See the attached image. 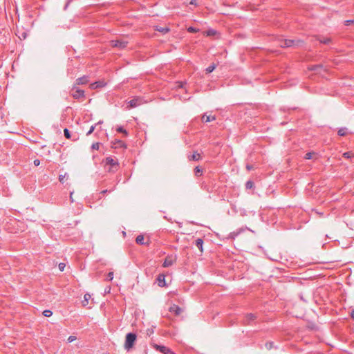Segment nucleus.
Returning a JSON list of instances; mask_svg holds the SVG:
<instances>
[{
	"label": "nucleus",
	"mask_w": 354,
	"mask_h": 354,
	"mask_svg": "<svg viewBox=\"0 0 354 354\" xmlns=\"http://www.w3.org/2000/svg\"><path fill=\"white\" fill-rule=\"evenodd\" d=\"M136 337V335L133 333H129L127 334L124 342V348L126 350L129 351L133 347Z\"/></svg>",
	"instance_id": "nucleus-1"
},
{
	"label": "nucleus",
	"mask_w": 354,
	"mask_h": 354,
	"mask_svg": "<svg viewBox=\"0 0 354 354\" xmlns=\"http://www.w3.org/2000/svg\"><path fill=\"white\" fill-rule=\"evenodd\" d=\"M303 43L301 40L281 39L279 41V46L281 48H287L292 46H299Z\"/></svg>",
	"instance_id": "nucleus-2"
},
{
	"label": "nucleus",
	"mask_w": 354,
	"mask_h": 354,
	"mask_svg": "<svg viewBox=\"0 0 354 354\" xmlns=\"http://www.w3.org/2000/svg\"><path fill=\"white\" fill-rule=\"evenodd\" d=\"M106 164L109 165L111 167V168L109 169V171L114 172L118 169V162L112 157H107L106 158Z\"/></svg>",
	"instance_id": "nucleus-3"
},
{
	"label": "nucleus",
	"mask_w": 354,
	"mask_h": 354,
	"mask_svg": "<svg viewBox=\"0 0 354 354\" xmlns=\"http://www.w3.org/2000/svg\"><path fill=\"white\" fill-rule=\"evenodd\" d=\"M71 94L75 99L84 97V91L82 89L76 88L75 86L73 87L71 91Z\"/></svg>",
	"instance_id": "nucleus-4"
},
{
	"label": "nucleus",
	"mask_w": 354,
	"mask_h": 354,
	"mask_svg": "<svg viewBox=\"0 0 354 354\" xmlns=\"http://www.w3.org/2000/svg\"><path fill=\"white\" fill-rule=\"evenodd\" d=\"M111 45L113 47H117L120 49L124 48L127 45V41H122V40H115V41H111Z\"/></svg>",
	"instance_id": "nucleus-5"
},
{
	"label": "nucleus",
	"mask_w": 354,
	"mask_h": 354,
	"mask_svg": "<svg viewBox=\"0 0 354 354\" xmlns=\"http://www.w3.org/2000/svg\"><path fill=\"white\" fill-rule=\"evenodd\" d=\"M128 108H135L141 104V100L140 98H134L129 102Z\"/></svg>",
	"instance_id": "nucleus-6"
},
{
	"label": "nucleus",
	"mask_w": 354,
	"mask_h": 354,
	"mask_svg": "<svg viewBox=\"0 0 354 354\" xmlns=\"http://www.w3.org/2000/svg\"><path fill=\"white\" fill-rule=\"evenodd\" d=\"M105 85H106V82L104 80H102V81H97V82H95L94 83L91 84H90V88L91 89H96L97 88L104 87Z\"/></svg>",
	"instance_id": "nucleus-7"
},
{
	"label": "nucleus",
	"mask_w": 354,
	"mask_h": 354,
	"mask_svg": "<svg viewBox=\"0 0 354 354\" xmlns=\"http://www.w3.org/2000/svg\"><path fill=\"white\" fill-rule=\"evenodd\" d=\"M174 262V258L171 256H167L163 262L162 266L164 268L169 267L173 265Z\"/></svg>",
	"instance_id": "nucleus-8"
},
{
	"label": "nucleus",
	"mask_w": 354,
	"mask_h": 354,
	"mask_svg": "<svg viewBox=\"0 0 354 354\" xmlns=\"http://www.w3.org/2000/svg\"><path fill=\"white\" fill-rule=\"evenodd\" d=\"M257 318L255 314L248 313L245 316L243 321L244 324H249L251 321L254 320Z\"/></svg>",
	"instance_id": "nucleus-9"
},
{
	"label": "nucleus",
	"mask_w": 354,
	"mask_h": 354,
	"mask_svg": "<svg viewBox=\"0 0 354 354\" xmlns=\"http://www.w3.org/2000/svg\"><path fill=\"white\" fill-rule=\"evenodd\" d=\"M165 277L163 274H158L157 277L158 285L160 287H164L166 286Z\"/></svg>",
	"instance_id": "nucleus-10"
},
{
	"label": "nucleus",
	"mask_w": 354,
	"mask_h": 354,
	"mask_svg": "<svg viewBox=\"0 0 354 354\" xmlns=\"http://www.w3.org/2000/svg\"><path fill=\"white\" fill-rule=\"evenodd\" d=\"M169 311L171 313H174L176 315H179L182 312V309L177 305L174 304L169 308Z\"/></svg>",
	"instance_id": "nucleus-11"
},
{
	"label": "nucleus",
	"mask_w": 354,
	"mask_h": 354,
	"mask_svg": "<svg viewBox=\"0 0 354 354\" xmlns=\"http://www.w3.org/2000/svg\"><path fill=\"white\" fill-rule=\"evenodd\" d=\"M144 240H145L144 236L140 234V235H138L136 237V242L137 244H139V245H148L149 244V241L145 242Z\"/></svg>",
	"instance_id": "nucleus-12"
},
{
	"label": "nucleus",
	"mask_w": 354,
	"mask_h": 354,
	"mask_svg": "<svg viewBox=\"0 0 354 354\" xmlns=\"http://www.w3.org/2000/svg\"><path fill=\"white\" fill-rule=\"evenodd\" d=\"M216 120V117L214 115H207L205 114H204L202 118H201V120L203 122H211V121H214Z\"/></svg>",
	"instance_id": "nucleus-13"
},
{
	"label": "nucleus",
	"mask_w": 354,
	"mask_h": 354,
	"mask_svg": "<svg viewBox=\"0 0 354 354\" xmlns=\"http://www.w3.org/2000/svg\"><path fill=\"white\" fill-rule=\"evenodd\" d=\"M187 158L189 160L197 161L201 159V156L197 152H194L192 155L188 156Z\"/></svg>",
	"instance_id": "nucleus-14"
},
{
	"label": "nucleus",
	"mask_w": 354,
	"mask_h": 354,
	"mask_svg": "<svg viewBox=\"0 0 354 354\" xmlns=\"http://www.w3.org/2000/svg\"><path fill=\"white\" fill-rule=\"evenodd\" d=\"M88 82V77L83 76L82 77H80L76 80L75 84L80 85V84H86Z\"/></svg>",
	"instance_id": "nucleus-15"
},
{
	"label": "nucleus",
	"mask_w": 354,
	"mask_h": 354,
	"mask_svg": "<svg viewBox=\"0 0 354 354\" xmlns=\"http://www.w3.org/2000/svg\"><path fill=\"white\" fill-rule=\"evenodd\" d=\"M203 240L201 238L197 239L195 241V245L200 250V251L201 252H203Z\"/></svg>",
	"instance_id": "nucleus-16"
},
{
	"label": "nucleus",
	"mask_w": 354,
	"mask_h": 354,
	"mask_svg": "<svg viewBox=\"0 0 354 354\" xmlns=\"http://www.w3.org/2000/svg\"><path fill=\"white\" fill-rule=\"evenodd\" d=\"M113 147L114 148H122V147H126L124 143L121 140H115L114 142H113Z\"/></svg>",
	"instance_id": "nucleus-17"
},
{
	"label": "nucleus",
	"mask_w": 354,
	"mask_h": 354,
	"mask_svg": "<svg viewBox=\"0 0 354 354\" xmlns=\"http://www.w3.org/2000/svg\"><path fill=\"white\" fill-rule=\"evenodd\" d=\"M91 296L88 293H86L84 296V300L82 301V306H86L88 304V300L91 299Z\"/></svg>",
	"instance_id": "nucleus-18"
},
{
	"label": "nucleus",
	"mask_w": 354,
	"mask_h": 354,
	"mask_svg": "<svg viewBox=\"0 0 354 354\" xmlns=\"http://www.w3.org/2000/svg\"><path fill=\"white\" fill-rule=\"evenodd\" d=\"M194 174L195 176H201L203 174V170L201 169V168L199 167V166H197L194 168Z\"/></svg>",
	"instance_id": "nucleus-19"
},
{
	"label": "nucleus",
	"mask_w": 354,
	"mask_h": 354,
	"mask_svg": "<svg viewBox=\"0 0 354 354\" xmlns=\"http://www.w3.org/2000/svg\"><path fill=\"white\" fill-rule=\"evenodd\" d=\"M318 40L319 41L320 43L324 44H328L331 41L330 38H324V37H323V38L319 37Z\"/></svg>",
	"instance_id": "nucleus-20"
},
{
	"label": "nucleus",
	"mask_w": 354,
	"mask_h": 354,
	"mask_svg": "<svg viewBox=\"0 0 354 354\" xmlns=\"http://www.w3.org/2000/svg\"><path fill=\"white\" fill-rule=\"evenodd\" d=\"M348 131L346 128H341L338 130V135L340 136H344L347 135Z\"/></svg>",
	"instance_id": "nucleus-21"
},
{
	"label": "nucleus",
	"mask_w": 354,
	"mask_h": 354,
	"mask_svg": "<svg viewBox=\"0 0 354 354\" xmlns=\"http://www.w3.org/2000/svg\"><path fill=\"white\" fill-rule=\"evenodd\" d=\"M216 66L215 64H212L211 65H209L206 69V73H212L215 68H216Z\"/></svg>",
	"instance_id": "nucleus-22"
},
{
	"label": "nucleus",
	"mask_w": 354,
	"mask_h": 354,
	"mask_svg": "<svg viewBox=\"0 0 354 354\" xmlns=\"http://www.w3.org/2000/svg\"><path fill=\"white\" fill-rule=\"evenodd\" d=\"M254 187V183L251 180H248L245 183V188L247 189H250Z\"/></svg>",
	"instance_id": "nucleus-23"
},
{
	"label": "nucleus",
	"mask_w": 354,
	"mask_h": 354,
	"mask_svg": "<svg viewBox=\"0 0 354 354\" xmlns=\"http://www.w3.org/2000/svg\"><path fill=\"white\" fill-rule=\"evenodd\" d=\"M116 130L118 132L124 133L126 136L128 134L127 131L122 127H118Z\"/></svg>",
	"instance_id": "nucleus-24"
},
{
	"label": "nucleus",
	"mask_w": 354,
	"mask_h": 354,
	"mask_svg": "<svg viewBox=\"0 0 354 354\" xmlns=\"http://www.w3.org/2000/svg\"><path fill=\"white\" fill-rule=\"evenodd\" d=\"M315 154V153L314 152H308L307 153H306L304 158H305V159L310 160V159L313 158V156Z\"/></svg>",
	"instance_id": "nucleus-25"
},
{
	"label": "nucleus",
	"mask_w": 354,
	"mask_h": 354,
	"mask_svg": "<svg viewBox=\"0 0 354 354\" xmlns=\"http://www.w3.org/2000/svg\"><path fill=\"white\" fill-rule=\"evenodd\" d=\"M43 315L44 316L48 317L53 315V313L50 310H45L43 311Z\"/></svg>",
	"instance_id": "nucleus-26"
},
{
	"label": "nucleus",
	"mask_w": 354,
	"mask_h": 354,
	"mask_svg": "<svg viewBox=\"0 0 354 354\" xmlns=\"http://www.w3.org/2000/svg\"><path fill=\"white\" fill-rule=\"evenodd\" d=\"M64 134L66 138L68 139L71 138V133H70L69 130L66 128L64 129Z\"/></svg>",
	"instance_id": "nucleus-27"
},
{
	"label": "nucleus",
	"mask_w": 354,
	"mask_h": 354,
	"mask_svg": "<svg viewBox=\"0 0 354 354\" xmlns=\"http://www.w3.org/2000/svg\"><path fill=\"white\" fill-rule=\"evenodd\" d=\"M343 156L346 158H351L353 156V153L350 151L345 152L343 153Z\"/></svg>",
	"instance_id": "nucleus-28"
},
{
	"label": "nucleus",
	"mask_w": 354,
	"mask_h": 354,
	"mask_svg": "<svg viewBox=\"0 0 354 354\" xmlns=\"http://www.w3.org/2000/svg\"><path fill=\"white\" fill-rule=\"evenodd\" d=\"M272 347H273V342H267L266 344V348L268 350H270Z\"/></svg>",
	"instance_id": "nucleus-29"
},
{
	"label": "nucleus",
	"mask_w": 354,
	"mask_h": 354,
	"mask_svg": "<svg viewBox=\"0 0 354 354\" xmlns=\"http://www.w3.org/2000/svg\"><path fill=\"white\" fill-rule=\"evenodd\" d=\"M322 66L321 65H314L311 68H310V70L312 71H318V68H321Z\"/></svg>",
	"instance_id": "nucleus-30"
},
{
	"label": "nucleus",
	"mask_w": 354,
	"mask_h": 354,
	"mask_svg": "<svg viewBox=\"0 0 354 354\" xmlns=\"http://www.w3.org/2000/svg\"><path fill=\"white\" fill-rule=\"evenodd\" d=\"M344 24H345V26H349L351 24L354 25V20H346L344 21Z\"/></svg>",
	"instance_id": "nucleus-31"
},
{
	"label": "nucleus",
	"mask_w": 354,
	"mask_h": 354,
	"mask_svg": "<svg viewBox=\"0 0 354 354\" xmlns=\"http://www.w3.org/2000/svg\"><path fill=\"white\" fill-rule=\"evenodd\" d=\"M99 145H100V144L98 142H95L92 145L91 147L93 149L97 150L99 149Z\"/></svg>",
	"instance_id": "nucleus-32"
},
{
	"label": "nucleus",
	"mask_w": 354,
	"mask_h": 354,
	"mask_svg": "<svg viewBox=\"0 0 354 354\" xmlns=\"http://www.w3.org/2000/svg\"><path fill=\"white\" fill-rule=\"evenodd\" d=\"M65 266H65V264L64 263H60L59 264V270L60 271H64Z\"/></svg>",
	"instance_id": "nucleus-33"
},
{
	"label": "nucleus",
	"mask_w": 354,
	"mask_h": 354,
	"mask_svg": "<svg viewBox=\"0 0 354 354\" xmlns=\"http://www.w3.org/2000/svg\"><path fill=\"white\" fill-rule=\"evenodd\" d=\"M158 31L160 32H169V28H160V29H157Z\"/></svg>",
	"instance_id": "nucleus-34"
},
{
	"label": "nucleus",
	"mask_w": 354,
	"mask_h": 354,
	"mask_svg": "<svg viewBox=\"0 0 354 354\" xmlns=\"http://www.w3.org/2000/svg\"><path fill=\"white\" fill-rule=\"evenodd\" d=\"M188 32H196L198 30L194 28V27H189L188 29H187Z\"/></svg>",
	"instance_id": "nucleus-35"
},
{
	"label": "nucleus",
	"mask_w": 354,
	"mask_h": 354,
	"mask_svg": "<svg viewBox=\"0 0 354 354\" xmlns=\"http://www.w3.org/2000/svg\"><path fill=\"white\" fill-rule=\"evenodd\" d=\"M94 129H95V126H91L89 131L87 132L86 135L88 136V135L91 134L93 132Z\"/></svg>",
	"instance_id": "nucleus-36"
},
{
	"label": "nucleus",
	"mask_w": 354,
	"mask_h": 354,
	"mask_svg": "<svg viewBox=\"0 0 354 354\" xmlns=\"http://www.w3.org/2000/svg\"><path fill=\"white\" fill-rule=\"evenodd\" d=\"M65 176H66V174H64V175H59V180L60 183H64V179L65 178Z\"/></svg>",
	"instance_id": "nucleus-37"
},
{
	"label": "nucleus",
	"mask_w": 354,
	"mask_h": 354,
	"mask_svg": "<svg viewBox=\"0 0 354 354\" xmlns=\"http://www.w3.org/2000/svg\"><path fill=\"white\" fill-rule=\"evenodd\" d=\"M113 273L112 272H111L108 274V279L109 281H111L113 279Z\"/></svg>",
	"instance_id": "nucleus-38"
},
{
	"label": "nucleus",
	"mask_w": 354,
	"mask_h": 354,
	"mask_svg": "<svg viewBox=\"0 0 354 354\" xmlns=\"http://www.w3.org/2000/svg\"><path fill=\"white\" fill-rule=\"evenodd\" d=\"M75 339H76V337H75V336H70V337L68 338V342H73Z\"/></svg>",
	"instance_id": "nucleus-39"
},
{
	"label": "nucleus",
	"mask_w": 354,
	"mask_h": 354,
	"mask_svg": "<svg viewBox=\"0 0 354 354\" xmlns=\"http://www.w3.org/2000/svg\"><path fill=\"white\" fill-rule=\"evenodd\" d=\"M33 163H34L35 166H37H37H39V164H40V160H38V159H35V160H34Z\"/></svg>",
	"instance_id": "nucleus-40"
},
{
	"label": "nucleus",
	"mask_w": 354,
	"mask_h": 354,
	"mask_svg": "<svg viewBox=\"0 0 354 354\" xmlns=\"http://www.w3.org/2000/svg\"><path fill=\"white\" fill-rule=\"evenodd\" d=\"M246 169L248 171H250V170L253 169V166L252 165H247Z\"/></svg>",
	"instance_id": "nucleus-41"
},
{
	"label": "nucleus",
	"mask_w": 354,
	"mask_h": 354,
	"mask_svg": "<svg viewBox=\"0 0 354 354\" xmlns=\"http://www.w3.org/2000/svg\"><path fill=\"white\" fill-rule=\"evenodd\" d=\"M112 190L113 189H111V190L108 191L107 189H104V190L101 192V194H104L107 193L108 192H111Z\"/></svg>",
	"instance_id": "nucleus-42"
},
{
	"label": "nucleus",
	"mask_w": 354,
	"mask_h": 354,
	"mask_svg": "<svg viewBox=\"0 0 354 354\" xmlns=\"http://www.w3.org/2000/svg\"><path fill=\"white\" fill-rule=\"evenodd\" d=\"M351 317H352L353 319H354V309H353V310H352L351 313Z\"/></svg>",
	"instance_id": "nucleus-43"
},
{
	"label": "nucleus",
	"mask_w": 354,
	"mask_h": 354,
	"mask_svg": "<svg viewBox=\"0 0 354 354\" xmlns=\"http://www.w3.org/2000/svg\"><path fill=\"white\" fill-rule=\"evenodd\" d=\"M214 34V31L213 30H209L208 31V35H212Z\"/></svg>",
	"instance_id": "nucleus-44"
},
{
	"label": "nucleus",
	"mask_w": 354,
	"mask_h": 354,
	"mask_svg": "<svg viewBox=\"0 0 354 354\" xmlns=\"http://www.w3.org/2000/svg\"><path fill=\"white\" fill-rule=\"evenodd\" d=\"M22 37H23V38H24V39H25V38H26V33L23 32V33H22Z\"/></svg>",
	"instance_id": "nucleus-45"
},
{
	"label": "nucleus",
	"mask_w": 354,
	"mask_h": 354,
	"mask_svg": "<svg viewBox=\"0 0 354 354\" xmlns=\"http://www.w3.org/2000/svg\"><path fill=\"white\" fill-rule=\"evenodd\" d=\"M189 3L190 4H195L196 5V2L194 1L193 0H192Z\"/></svg>",
	"instance_id": "nucleus-46"
},
{
	"label": "nucleus",
	"mask_w": 354,
	"mask_h": 354,
	"mask_svg": "<svg viewBox=\"0 0 354 354\" xmlns=\"http://www.w3.org/2000/svg\"><path fill=\"white\" fill-rule=\"evenodd\" d=\"M180 85L179 86L180 87H182V82H180Z\"/></svg>",
	"instance_id": "nucleus-47"
}]
</instances>
